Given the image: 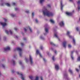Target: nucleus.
Instances as JSON below:
<instances>
[{"label": "nucleus", "mask_w": 80, "mask_h": 80, "mask_svg": "<svg viewBox=\"0 0 80 80\" xmlns=\"http://www.w3.org/2000/svg\"><path fill=\"white\" fill-rule=\"evenodd\" d=\"M42 12L44 16L47 15L48 17H52L53 16L54 14L53 13L50 12L45 7H44L42 10Z\"/></svg>", "instance_id": "f257e3e1"}, {"label": "nucleus", "mask_w": 80, "mask_h": 80, "mask_svg": "<svg viewBox=\"0 0 80 80\" xmlns=\"http://www.w3.org/2000/svg\"><path fill=\"white\" fill-rule=\"evenodd\" d=\"M15 50H18L19 52V55L20 57H22V49L18 47L15 49Z\"/></svg>", "instance_id": "f03ea898"}, {"label": "nucleus", "mask_w": 80, "mask_h": 80, "mask_svg": "<svg viewBox=\"0 0 80 80\" xmlns=\"http://www.w3.org/2000/svg\"><path fill=\"white\" fill-rule=\"evenodd\" d=\"M3 3V0H0V5L1 6H3L4 5H6L8 7H10V4L8 3H5V4L2 3Z\"/></svg>", "instance_id": "7ed1b4c3"}, {"label": "nucleus", "mask_w": 80, "mask_h": 80, "mask_svg": "<svg viewBox=\"0 0 80 80\" xmlns=\"http://www.w3.org/2000/svg\"><path fill=\"white\" fill-rule=\"evenodd\" d=\"M17 73L18 75H20L21 76V79H22V80H25V78H24V77H23V76L22 74L21 73H19L18 72H17Z\"/></svg>", "instance_id": "20e7f679"}, {"label": "nucleus", "mask_w": 80, "mask_h": 80, "mask_svg": "<svg viewBox=\"0 0 80 80\" xmlns=\"http://www.w3.org/2000/svg\"><path fill=\"white\" fill-rule=\"evenodd\" d=\"M10 50V48L9 46H7L4 49V51L6 52L8 51V50Z\"/></svg>", "instance_id": "39448f33"}, {"label": "nucleus", "mask_w": 80, "mask_h": 80, "mask_svg": "<svg viewBox=\"0 0 80 80\" xmlns=\"http://www.w3.org/2000/svg\"><path fill=\"white\" fill-rule=\"evenodd\" d=\"M70 32L69 31H67V35H68L69 38H72V36L70 35Z\"/></svg>", "instance_id": "423d86ee"}, {"label": "nucleus", "mask_w": 80, "mask_h": 80, "mask_svg": "<svg viewBox=\"0 0 80 80\" xmlns=\"http://www.w3.org/2000/svg\"><path fill=\"white\" fill-rule=\"evenodd\" d=\"M45 31L46 32L44 33V35H46L48 33V29L46 28L45 29Z\"/></svg>", "instance_id": "0eeeda50"}, {"label": "nucleus", "mask_w": 80, "mask_h": 80, "mask_svg": "<svg viewBox=\"0 0 80 80\" xmlns=\"http://www.w3.org/2000/svg\"><path fill=\"white\" fill-rule=\"evenodd\" d=\"M29 60L30 61L31 65H32L33 64V59L30 55L29 56Z\"/></svg>", "instance_id": "6e6552de"}, {"label": "nucleus", "mask_w": 80, "mask_h": 80, "mask_svg": "<svg viewBox=\"0 0 80 80\" xmlns=\"http://www.w3.org/2000/svg\"><path fill=\"white\" fill-rule=\"evenodd\" d=\"M54 37H55L56 38L58 39V40L60 41V39L58 37V33L57 32H54Z\"/></svg>", "instance_id": "1a4fd4ad"}, {"label": "nucleus", "mask_w": 80, "mask_h": 80, "mask_svg": "<svg viewBox=\"0 0 80 80\" xmlns=\"http://www.w3.org/2000/svg\"><path fill=\"white\" fill-rule=\"evenodd\" d=\"M0 24L2 26V27L3 28L5 26H6L7 23L5 22H0Z\"/></svg>", "instance_id": "9d476101"}, {"label": "nucleus", "mask_w": 80, "mask_h": 80, "mask_svg": "<svg viewBox=\"0 0 80 80\" xmlns=\"http://www.w3.org/2000/svg\"><path fill=\"white\" fill-rule=\"evenodd\" d=\"M67 42L66 41H64L63 42V47L64 48H66V47H67Z\"/></svg>", "instance_id": "9b49d317"}, {"label": "nucleus", "mask_w": 80, "mask_h": 80, "mask_svg": "<svg viewBox=\"0 0 80 80\" xmlns=\"http://www.w3.org/2000/svg\"><path fill=\"white\" fill-rule=\"evenodd\" d=\"M59 25L60 27H63L64 26V23L63 21H61L59 23Z\"/></svg>", "instance_id": "f8f14e48"}, {"label": "nucleus", "mask_w": 80, "mask_h": 80, "mask_svg": "<svg viewBox=\"0 0 80 80\" xmlns=\"http://www.w3.org/2000/svg\"><path fill=\"white\" fill-rule=\"evenodd\" d=\"M36 53L37 54H39L40 57H42V54L40 53L39 52V51L38 50H37L36 51Z\"/></svg>", "instance_id": "ddd939ff"}, {"label": "nucleus", "mask_w": 80, "mask_h": 80, "mask_svg": "<svg viewBox=\"0 0 80 80\" xmlns=\"http://www.w3.org/2000/svg\"><path fill=\"white\" fill-rule=\"evenodd\" d=\"M66 14L68 15V16H71L72 15V13L68 12H66Z\"/></svg>", "instance_id": "4468645a"}, {"label": "nucleus", "mask_w": 80, "mask_h": 80, "mask_svg": "<svg viewBox=\"0 0 80 80\" xmlns=\"http://www.w3.org/2000/svg\"><path fill=\"white\" fill-rule=\"evenodd\" d=\"M55 69L57 70H59V66H58V65H55Z\"/></svg>", "instance_id": "2eb2a0df"}, {"label": "nucleus", "mask_w": 80, "mask_h": 80, "mask_svg": "<svg viewBox=\"0 0 80 80\" xmlns=\"http://www.w3.org/2000/svg\"><path fill=\"white\" fill-rule=\"evenodd\" d=\"M61 10H63V5L62 4V1H61Z\"/></svg>", "instance_id": "dca6fc26"}, {"label": "nucleus", "mask_w": 80, "mask_h": 80, "mask_svg": "<svg viewBox=\"0 0 80 80\" xmlns=\"http://www.w3.org/2000/svg\"><path fill=\"white\" fill-rule=\"evenodd\" d=\"M28 29H29V31L30 32H33L32 29L31 27H30L29 26L28 27Z\"/></svg>", "instance_id": "f3484780"}, {"label": "nucleus", "mask_w": 80, "mask_h": 80, "mask_svg": "<svg viewBox=\"0 0 80 80\" xmlns=\"http://www.w3.org/2000/svg\"><path fill=\"white\" fill-rule=\"evenodd\" d=\"M40 38L41 40H45V38L43 37V36H41L40 37Z\"/></svg>", "instance_id": "a211bd4d"}, {"label": "nucleus", "mask_w": 80, "mask_h": 80, "mask_svg": "<svg viewBox=\"0 0 80 80\" xmlns=\"http://www.w3.org/2000/svg\"><path fill=\"white\" fill-rule=\"evenodd\" d=\"M11 63H12L14 65H15V61L13 59L11 60Z\"/></svg>", "instance_id": "6ab92c4d"}, {"label": "nucleus", "mask_w": 80, "mask_h": 80, "mask_svg": "<svg viewBox=\"0 0 80 80\" xmlns=\"http://www.w3.org/2000/svg\"><path fill=\"white\" fill-rule=\"evenodd\" d=\"M50 21L53 24L55 23V21L52 19H50Z\"/></svg>", "instance_id": "aec40b11"}, {"label": "nucleus", "mask_w": 80, "mask_h": 80, "mask_svg": "<svg viewBox=\"0 0 80 80\" xmlns=\"http://www.w3.org/2000/svg\"><path fill=\"white\" fill-rule=\"evenodd\" d=\"M45 2V0H40V3L42 5V3L43 2Z\"/></svg>", "instance_id": "412c9836"}, {"label": "nucleus", "mask_w": 80, "mask_h": 80, "mask_svg": "<svg viewBox=\"0 0 80 80\" xmlns=\"http://www.w3.org/2000/svg\"><path fill=\"white\" fill-rule=\"evenodd\" d=\"M13 57L14 58H16L17 57V55L16 54H15L13 56Z\"/></svg>", "instance_id": "4be33fe9"}, {"label": "nucleus", "mask_w": 80, "mask_h": 80, "mask_svg": "<svg viewBox=\"0 0 80 80\" xmlns=\"http://www.w3.org/2000/svg\"><path fill=\"white\" fill-rule=\"evenodd\" d=\"M50 43H51V45H52L53 46H56V45H55V44L53 43V42H51Z\"/></svg>", "instance_id": "5701e85b"}, {"label": "nucleus", "mask_w": 80, "mask_h": 80, "mask_svg": "<svg viewBox=\"0 0 80 80\" xmlns=\"http://www.w3.org/2000/svg\"><path fill=\"white\" fill-rule=\"evenodd\" d=\"M39 79V77L37 76L36 77V79L34 80L32 79V80H38Z\"/></svg>", "instance_id": "b1692460"}, {"label": "nucleus", "mask_w": 80, "mask_h": 80, "mask_svg": "<svg viewBox=\"0 0 80 80\" xmlns=\"http://www.w3.org/2000/svg\"><path fill=\"white\" fill-rule=\"evenodd\" d=\"M69 72L71 73H73V72L72 71V70H71V69H69Z\"/></svg>", "instance_id": "393cba45"}, {"label": "nucleus", "mask_w": 80, "mask_h": 80, "mask_svg": "<svg viewBox=\"0 0 80 80\" xmlns=\"http://www.w3.org/2000/svg\"><path fill=\"white\" fill-rule=\"evenodd\" d=\"M47 7L48 8H51V5L50 4H48L47 5Z\"/></svg>", "instance_id": "a878e982"}, {"label": "nucleus", "mask_w": 80, "mask_h": 80, "mask_svg": "<svg viewBox=\"0 0 80 80\" xmlns=\"http://www.w3.org/2000/svg\"><path fill=\"white\" fill-rule=\"evenodd\" d=\"M11 17H14L15 16V15L13 14H11Z\"/></svg>", "instance_id": "bb28decb"}, {"label": "nucleus", "mask_w": 80, "mask_h": 80, "mask_svg": "<svg viewBox=\"0 0 80 80\" xmlns=\"http://www.w3.org/2000/svg\"><path fill=\"white\" fill-rule=\"evenodd\" d=\"M15 9L16 11H18V10H19V8H15Z\"/></svg>", "instance_id": "cd10ccee"}, {"label": "nucleus", "mask_w": 80, "mask_h": 80, "mask_svg": "<svg viewBox=\"0 0 80 80\" xmlns=\"http://www.w3.org/2000/svg\"><path fill=\"white\" fill-rule=\"evenodd\" d=\"M52 59L53 61H55V56H53L52 57Z\"/></svg>", "instance_id": "c85d7f7f"}, {"label": "nucleus", "mask_w": 80, "mask_h": 80, "mask_svg": "<svg viewBox=\"0 0 80 80\" xmlns=\"http://www.w3.org/2000/svg\"><path fill=\"white\" fill-rule=\"evenodd\" d=\"M25 12L26 13H29V11L28 10H26L25 11Z\"/></svg>", "instance_id": "c756f323"}, {"label": "nucleus", "mask_w": 80, "mask_h": 80, "mask_svg": "<svg viewBox=\"0 0 80 80\" xmlns=\"http://www.w3.org/2000/svg\"><path fill=\"white\" fill-rule=\"evenodd\" d=\"M3 39L4 41H6V40H7V38H6L5 37H3Z\"/></svg>", "instance_id": "7c9ffc66"}, {"label": "nucleus", "mask_w": 80, "mask_h": 80, "mask_svg": "<svg viewBox=\"0 0 80 80\" xmlns=\"http://www.w3.org/2000/svg\"><path fill=\"white\" fill-rule=\"evenodd\" d=\"M54 52L55 53L54 55H57V51L56 50H55Z\"/></svg>", "instance_id": "2f4dec72"}, {"label": "nucleus", "mask_w": 80, "mask_h": 80, "mask_svg": "<svg viewBox=\"0 0 80 80\" xmlns=\"http://www.w3.org/2000/svg\"><path fill=\"white\" fill-rule=\"evenodd\" d=\"M73 43L75 45V40L73 38Z\"/></svg>", "instance_id": "473e14b6"}, {"label": "nucleus", "mask_w": 80, "mask_h": 80, "mask_svg": "<svg viewBox=\"0 0 80 80\" xmlns=\"http://www.w3.org/2000/svg\"><path fill=\"white\" fill-rule=\"evenodd\" d=\"M68 47L69 48H72V46L70 44H68Z\"/></svg>", "instance_id": "72a5a7b5"}, {"label": "nucleus", "mask_w": 80, "mask_h": 80, "mask_svg": "<svg viewBox=\"0 0 80 80\" xmlns=\"http://www.w3.org/2000/svg\"><path fill=\"white\" fill-rule=\"evenodd\" d=\"M71 58L72 59V60H73L74 59V58H73V56H72V55H71Z\"/></svg>", "instance_id": "f704fd0d"}, {"label": "nucleus", "mask_w": 80, "mask_h": 80, "mask_svg": "<svg viewBox=\"0 0 80 80\" xmlns=\"http://www.w3.org/2000/svg\"><path fill=\"white\" fill-rule=\"evenodd\" d=\"M29 78H30V79H31V80H32L33 79V77L32 76H30Z\"/></svg>", "instance_id": "c9c22d12"}, {"label": "nucleus", "mask_w": 80, "mask_h": 80, "mask_svg": "<svg viewBox=\"0 0 80 80\" xmlns=\"http://www.w3.org/2000/svg\"><path fill=\"white\" fill-rule=\"evenodd\" d=\"M78 61H80V56H79L78 58Z\"/></svg>", "instance_id": "e433bc0d"}, {"label": "nucleus", "mask_w": 80, "mask_h": 80, "mask_svg": "<svg viewBox=\"0 0 80 80\" xmlns=\"http://www.w3.org/2000/svg\"><path fill=\"white\" fill-rule=\"evenodd\" d=\"M14 29L16 31H17V30H18V29L17 28H14Z\"/></svg>", "instance_id": "4c0bfd02"}, {"label": "nucleus", "mask_w": 80, "mask_h": 80, "mask_svg": "<svg viewBox=\"0 0 80 80\" xmlns=\"http://www.w3.org/2000/svg\"><path fill=\"white\" fill-rule=\"evenodd\" d=\"M34 15H35V13H34V12H32V17H34Z\"/></svg>", "instance_id": "58836bf2"}, {"label": "nucleus", "mask_w": 80, "mask_h": 80, "mask_svg": "<svg viewBox=\"0 0 80 80\" xmlns=\"http://www.w3.org/2000/svg\"><path fill=\"white\" fill-rule=\"evenodd\" d=\"M5 32L6 33H7V34H8V31L5 30Z\"/></svg>", "instance_id": "ea45409f"}, {"label": "nucleus", "mask_w": 80, "mask_h": 80, "mask_svg": "<svg viewBox=\"0 0 80 80\" xmlns=\"http://www.w3.org/2000/svg\"><path fill=\"white\" fill-rule=\"evenodd\" d=\"M2 68H5V65H4V64H2Z\"/></svg>", "instance_id": "a19ab883"}, {"label": "nucleus", "mask_w": 80, "mask_h": 80, "mask_svg": "<svg viewBox=\"0 0 80 80\" xmlns=\"http://www.w3.org/2000/svg\"><path fill=\"white\" fill-rule=\"evenodd\" d=\"M9 31L10 34H11V35H12V31L11 30H10Z\"/></svg>", "instance_id": "79ce46f5"}, {"label": "nucleus", "mask_w": 80, "mask_h": 80, "mask_svg": "<svg viewBox=\"0 0 80 80\" xmlns=\"http://www.w3.org/2000/svg\"><path fill=\"white\" fill-rule=\"evenodd\" d=\"M78 11H80V6H78Z\"/></svg>", "instance_id": "37998d69"}, {"label": "nucleus", "mask_w": 80, "mask_h": 80, "mask_svg": "<svg viewBox=\"0 0 80 80\" xmlns=\"http://www.w3.org/2000/svg\"><path fill=\"white\" fill-rule=\"evenodd\" d=\"M28 29V28H24V31L26 32L27 29Z\"/></svg>", "instance_id": "c03bdc74"}, {"label": "nucleus", "mask_w": 80, "mask_h": 80, "mask_svg": "<svg viewBox=\"0 0 80 80\" xmlns=\"http://www.w3.org/2000/svg\"><path fill=\"white\" fill-rule=\"evenodd\" d=\"M40 48L41 50H43V46H41L40 47Z\"/></svg>", "instance_id": "a18cd8bd"}, {"label": "nucleus", "mask_w": 80, "mask_h": 80, "mask_svg": "<svg viewBox=\"0 0 80 80\" xmlns=\"http://www.w3.org/2000/svg\"><path fill=\"white\" fill-rule=\"evenodd\" d=\"M3 20L5 22H7V20L6 19H5V18H3Z\"/></svg>", "instance_id": "49530a36"}, {"label": "nucleus", "mask_w": 80, "mask_h": 80, "mask_svg": "<svg viewBox=\"0 0 80 80\" xmlns=\"http://www.w3.org/2000/svg\"><path fill=\"white\" fill-rule=\"evenodd\" d=\"M78 5H80V1H79L78 2H77Z\"/></svg>", "instance_id": "de8ad7c7"}, {"label": "nucleus", "mask_w": 80, "mask_h": 80, "mask_svg": "<svg viewBox=\"0 0 80 80\" xmlns=\"http://www.w3.org/2000/svg\"><path fill=\"white\" fill-rule=\"evenodd\" d=\"M19 64L20 65H22V61H19Z\"/></svg>", "instance_id": "09e8293b"}, {"label": "nucleus", "mask_w": 80, "mask_h": 80, "mask_svg": "<svg viewBox=\"0 0 80 80\" xmlns=\"http://www.w3.org/2000/svg\"><path fill=\"white\" fill-rule=\"evenodd\" d=\"M76 71H77V72H79V70L77 68H76Z\"/></svg>", "instance_id": "8fccbe9b"}, {"label": "nucleus", "mask_w": 80, "mask_h": 80, "mask_svg": "<svg viewBox=\"0 0 80 80\" xmlns=\"http://www.w3.org/2000/svg\"><path fill=\"white\" fill-rule=\"evenodd\" d=\"M35 21L37 23H38V20L37 19H36Z\"/></svg>", "instance_id": "3c124183"}, {"label": "nucleus", "mask_w": 80, "mask_h": 80, "mask_svg": "<svg viewBox=\"0 0 80 80\" xmlns=\"http://www.w3.org/2000/svg\"><path fill=\"white\" fill-rule=\"evenodd\" d=\"M76 30H77V31H78V30H79V28H77Z\"/></svg>", "instance_id": "603ef678"}, {"label": "nucleus", "mask_w": 80, "mask_h": 80, "mask_svg": "<svg viewBox=\"0 0 80 80\" xmlns=\"http://www.w3.org/2000/svg\"><path fill=\"white\" fill-rule=\"evenodd\" d=\"M43 61L45 62H46V60H45V59L43 58Z\"/></svg>", "instance_id": "864d4df0"}, {"label": "nucleus", "mask_w": 80, "mask_h": 80, "mask_svg": "<svg viewBox=\"0 0 80 80\" xmlns=\"http://www.w3.org/2000/svg\"><path fill=\"white\" fill-rule=\"evenodd\" d=\"M12 4L13 5H15V3L14 2H12Z\"/></svg>", "instance_id": "5fc2aeb1"}, {"label": "nucleus", "mask_w": 80, "mask_h": 80, "mask_svg": "<svg viewBox=\"0 0 80 80\" xmlns=\"http://www.w3.org/2000/svg\"><path fill=\"white\" fill-rule=\"evenodd\" d=\"M23 45L24 44L23 43H21V46H23Z\"/></svg>", "instance_id": "6e6d98bb"}, {"label": "nucleus", "mask_w": 80, "mask_h": 80, "mask_svg": "<svg viewBox=\"0 0 80 80\" xmlns=\"http://www.w3.org/2000/svg\"><path fill=\"white\" fill-rule=\"evenodd\" d=\"M24 40H27V38H24L23 39Z\"/></svg>", "instance_id": "4d7b16f0"}, {"label": "nucleus", "mask_w": 80, "mask_h": 80, "mask_svg": "<svg viewBox=\"0 0 80 80\" xmlns=\"http://www.w3.org/2000/svg\"><path fill=\"white\" fill-rule=\"evenodd\" d=\"M41 80H43V78L42 77H41Z\"/></svg>", "instance_id": "13d9d810"}, {"label": "nucleus", "mask_w": 80, "mask_h": 80, "mask_svg": "<svg viewBox=\"0 0 80 80\" xmlns=\"http://www.w3.org/2000/svg\"><path fill=\"white\" fill-rule=\"evenodd\" d=\"M46 53H47V54H48H48H49V52L47 51Z\"/></svg>", "instance_id": "bf43d9fd"}, {"label": "nucleus", "mask_w": 80, "mask_h": 80, "mask_svg": "<svg viewBox=\"0 0 80 80\" xmlns=\"http://www.w3.org/2000/svg\"><path fill=\"white\" fill-rule=\"evenodd\" d=\"M70 2H73V0H69Z\"/></svg>", "instance_id": "052dcab7"}, {"label": "nucleus", "mask_w": 80, "mask_h": 80, "mask_svg": "<svg viewBox=\"0 0 80 80\" xmlns=\"http://www.w3.org/2000/svg\"><path fill=\"white\" fill-rule=\"evenodd\" d=\"M16 38H18V37L17 36H16Z\"/></svg>", "instance_id": "680f3d73"}, {"label": "nucleus", "mask_w": 80, "mask_h": 80, "mask_svg": "<svg viewBox=\"0 0 80 80\" xmlns=\"http://www.w3.org/2000/svg\"><path fill=\"white\" fill-rule=\"evenodd\" d=\"M2 76V74L1 73V72L0 71V77H1Z\"/></svg>", "instance_id": "e2e57ef3"}, {"label": "nucleus", "mask_w": 80, "mask_h": 80, "mask_svg": "<svg viewBox=\"0 0 80 80\" xmlns=\"http://www.w3.org/2000/svg\"><path fill=\"white\" fill-rule=\"evenodd\" d=\"M12 73H14V71H12Z\"/></svg>", "instance_id": "0e129e2a"}, {"label": "nucleus", "mask_w": 80, "mask_h": 80, "mask_svg": "<svg viewBox=\"0 0 80 80\" xmlns=\"http://www.w3.org/2000/svg\"><path fill=\"white\" fill-rule=\"evenodd\" d=\"M66 76H67V75L65 74L64 77H66Z\"/></svg>", "instance_id": "69168bd1"}, {"label": "nucleus", "mask_w": 80, "mask_h": 80, "mask_svg": "<svg viewBox=\"0 0 80 80\" xmlns=\"http://www.w3.org/2000/svg\"><path fill=\"white\" fill-rule=\"evenodd\" d=\"M11 80H13V78H11Z\"/></svg>", "instance_id": "338daca9"}, {"label": "nucleus", "mask_w": 80, "mask_h": 80, "mask_svg": "<svg viewBox=\"0 0 80 80\" xmlns=\"http://www.w3.org/2000/svg\"><path fill=\"white\" fill-rule=\"evenodd\" d=\"M26 62H27V59H26Z\"/></svg>", "instance_id": "774afa93"}]
</instances>
